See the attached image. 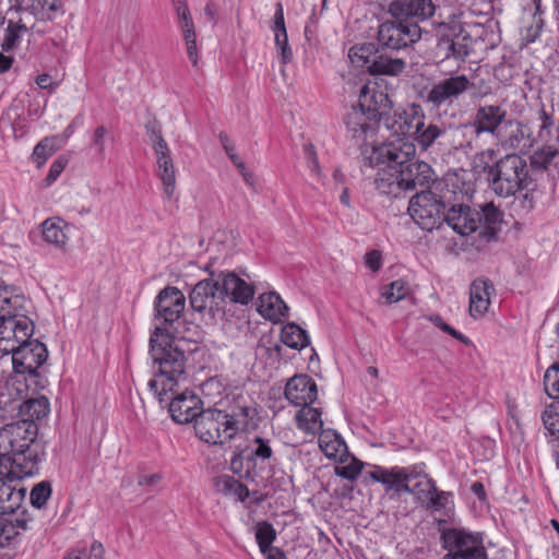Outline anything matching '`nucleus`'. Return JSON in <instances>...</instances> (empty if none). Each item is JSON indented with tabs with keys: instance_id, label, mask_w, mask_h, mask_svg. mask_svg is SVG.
<instances>
[{
	"instance_id": "1",
	"label": "nucleus",
	"mask_w": 559,
	"mask_h": 559,
	"mask_svg": "<svg viewBox=\"0 0 559 559\" xmlns=\"http://www.w3.org/2000/svg\"><path fill=\"white\" fill-rule=\"evenodd\" d=\"M150 356L153 378L148 386L159 402L167 401L168 393L174 392L187 378L186 352L157 325L150 338Z\"/></svg>"
},
{
	"instance_id": "2",
	"label": "nucleus",
	"mask_w": 559,
	"mask_h": 559,
	"mask_svg": "<svg viewBox=\"0 0 559 559\" xmlns=\"http://www.w3.org/2000/svg\"><path fill=\"white\" fill-rule=\"evenodd\" d=\"M37 425L25 421L8 424L0 429V466L9 475L29 477L39 471V444L36 443Z\"/></svg>"
},
{
	"instance_id": "3",
	"label": "nucleus",
	"mask_w": 559,
	"mask_h": 559,
	"mask_svg": "<svg viewBox=\"0 0 559 559\" xmlns=\"http://www.w3.org/2000/svg\"><path fill=\"white\" fill-rule=\"evenodd\" d=\"M257 412L249 406H237L230 413L209 408L195 418L197 436L206 443H225L239 433L254 428Z\"/></svg>"
},
{
	"instance_id": "4",
	"label": "nucleus",
	"mask_w": 559,
	"mask_h": 559,
	"mask_svg": "<svg viewBox=\"0 0 559 559\" xmlns=\"http://www.w3.org/2000/svg\"><path fill=\"white\" fill-rule=\"evenodd\" d=\"M532 182L530 166L521 155L507 154L489 168V187L499 197L508 198L527 189Z\"/></svg>"
},
{
	"instance_id": "5",
	"label": "nucleus",
	"mask_w": 559,
	"mask_h": 559,
	"mask_svg": "<svg viewBox=\"0 0 559 559\" xmlns=\"http://www.w3.org/2000/svg\"><path fill=\"white\" fill-rule=\"evenodd\" d=\"M444 559H487V551L479 534L463 528H445L441 532Z\"/></svg>"
},
{
	"instance_id": "6",
	"label": "nucleus",
	"mask_w": 559,
	"mask_h": 559,
	"mask_svg": "<svg viewBox=\"0 0 559 559\" xmlns=\"http://www.w3.org/2000/svg\"><path fill=\"white\" fill-rule=\"evenodd\" d=\"M408 213L424 230L438 228L445 216L444 202L431 191H423L409 200Z\"/></svg>"
},
{
	"instance_id": "7",
	"label": "nucleus",
	"mask_w": 559,
	"mask_h": 559,
	"mask_svg": "<svg viewBox=\"0 0 559 559\" xmlns=\"http://www.w3.org/2000/svg\"><path fill=\"white\" fill-rule=\"evenodd\" d=\"M473 83L465 74L449 75L435 82L424 96V100L433 109L452 106Z\"/></svg>"
},
{
	"instance_id": "8",
	"label": "nucleus",
	"mask_w": 559,
	"mask_h": 559,
	"mask_svg": "<svg viewBox=\"0 0 559 559\" xmlns=\"http://www.w3.org/2000/svg\"><path fill=\"white\" fill-rule=\"evenodd\" d=\"M421 32L417 23L393 17L379 25L377 38L382 47L399 50L419 41Z\"/></svg>"
},
{
	"instance_id": "9",
	"label": "nucleus",
	"mask_w": 559,
	"mask_h": 559,
	"mask_svg": "<svg viewBox=\"0 0 559 559\" xmlns=\"http://www.w3.org/2000/svg\"><path fill=\"white\" fill-rule=\"evenodd\" d=\"M34 333V323L21 311L14 314L0 317V353L12 354Z\"/></svg>"
},
{
	"instance_id": "10",
	"label": "nucleus",
	"mask_w": 559,
	"mask_h": 559,
	"mask_svg": "<svg viewBox=\"0 0 559 559\" xmlns=\"http://www.w3.org/2000/svg\"><path fill=\"white\" fill-rule=\"evenodd\" d=\"M416 153V146L411 140L386 136V142L372 150L369 156L370 164L388 165L389 167L401 169L407 165Z\"/></svg>"
},
{
	"instance_id": "11",
	"label": "nucleus",
	"mask_w": 559,
	"mask_h": 559,
	"mask_svg": "<svg viewBox=\"0 0 559 559\" xmlns=\"http://www.w3.org/2000/svg\"><path fill=\"white\" fill-rule=\"evenodd\" d=\"M495 139L502 150L522 154L528 153L536 143L531 128L518 119L507 120Z\"/></svg>"
},
{
	"instance_id": "12",
	"label": "nucleus",
	"mask_w": 559,
	"mask_h": 559,
	"mask_svg": "<svg viewBox=\"0 0 559 559\" xmlns=\"http://www.w3.org/2000/svg\"><path fill=\"white\" fill-rule=\"evenodd\" d=\"M423 107L419 104H408L401 110H395L384 117L382 127L390 138L411 140L415 127L419 126Z\"/></svg>"
},
{
	"instance_id": "13",
	"label": "nucleus",
	"mask_w": 559,
	"mask_h": 559,
	"mask_svg": "<svg viewBox=\"0 0 559 559\" xmlns=\"http://www.w3.org/2000/svg\"><path fill=\"white\" fill-rule=\"evenodd\" d=\"M44 35L47 33L45 27H37L36 23H32L28 16L20 15L17 21H9L0 14V49L9 52L14 50L27 34Z\"/></svg>"
},
{
	"instance_id": "14",
	"label": "nucleus",
	"mask_w": 559,
	"mask_h": 559,
	"mask_svg": "<svg viewBox=\"0 0 559 559\" xmlns=\"http://www.w3.org/2000/svg\"><path fill=\"white\" fill-rule=\"evenodd\" d=\"M47 357L46 345L31 337L12 353L13 368L17 373L35 374Z\"/></svg>"
},
{
	"instance_id": "15",
	"label": "nucleus",
	"mask_w": 559,
	"mask_h": 559,
	"mask_svg": "<svg viewBox=\"0 0 559 559\" xmlns=\"http://www.w3.org/2000/svg\"><path fill=\"white\" fill-rule=\"evenodd\" d=\"M0 513L11 514L17 511L26 496V488L21 480L25 477L9 475V468L0 466Z\"/></svg>"
},
{
	"instance_id": "16",
	"label": "nucleus",
	"mask_w": 559,
	"mask_h": 559,
	"mask_svg": "<svg viewBox=\"0 0 559 559\" xmlns=\"http://www.w3.org/2000/svg\"><path fill=\"white\" fill-rule=\"evenodd\" d=\"M177 389L168 393V400L163 403L168 405L169 414L174 421L178 424H189L194 421L201 413V400L192 391L185 390L176 394ZM162 404V402H159Z\"/></svg>"
},
{
	"instance_id": "17",
	"label": "nucleus",
	"mask_w": 559,
	"mask_h": 559,
	"mask_svg": "<svg viewBox=\"0 0 559 559\" xmlns=\"http://www.w3.org/2000/svg\"><path fill=\"white\" fill-rule=\"evenodd\" d=\"M373 112L374 110L366 111L359 106H353L347 111L344 122L347 132L353 139L365 141L376 134L382 122L376 119V114Z\"/></svg>"
},
{
	"instance_id": "18",
	"label": "nucleus",
	"mask_w": 559,
	"mask_h": 559,
	"mask_svg": "<svg viewBox=\"0 0 559 559\" xmlns=\"http://www.w3.org/2000/svg\"><path fill=\"white\" fill-rule=\"evenodd\" d=\"M185 306V295L177 287H165L155 299V319L164 323H174L180 318Z\"/></svg>"
},
{
	"instance_id": "19",
	"label": "nucleus",
	"mask_w": 559,
	"mask_h": 559,
	"mask_svg": "<svg viewBox=\"0 0 559 559\" xmlns=\"http://www.w3.org/2000/svg\"><path fill=\"white\" fill-rule=\"evenodd\" d=\"M436 12L432 0H394L389 5V13L394 19L417 23L429 20Z\"/></svg>"
},
{
	"instance_id": "20",
	"label": "nucleus",
	"mask_w": 559,
	"mask_h": 559,
	"mask_svg": "<svg viewBox=\"0 0 559 559\" xmlns=\"http://www.w3.org/2000/svg\"><path fill=\"white\" fill-rule=\"evenodd\" d=\"M508 117L507 109L501 105L485 104L477 107L472 119V124L479 135L487 133L497 136Z\"/></svg>"
},
{
	"instance_id": "21",
	"label": "nucleus",
	"mask_w": 559,
	"mask_h": 559,
	"mask_svg": "<svg viewBox=\"0 0 559 559\" xmlns=\"http://www.w3.org/2000/svg\"><path fill=\"white\" fill-rule=\"evenodd\" d=\"M216 281L222 304L228 298L231 302L247 305L254 296L253 286L235 273H221L217 275Z\"/></svg>"
},
{
	"instance_id": "22",
	"label": "nucleus",
	"mask_w": 559,
	"mask_h": 559,
	"mask_svg": "<svg viewBox=\"0 0 559 559\" xmlns=\"http://www.w3.org/2000/svg\"><path fill=\"white\" fill-rule=\"evenodd\" d=\"M411 466H392L390 468L376 465L368 473L369 477L377 483L383 485L385 492H392V496H400L407 489L409 481Z\"/></svg>"
},
{
	"instance_id": "23",
	"label": "nucleus",
	"mask_w": 559,
	"mask_h": 559,
	"mask_svg": "<svg viewBox=\"0 0 559 559\" xmlns=\"http://www.w3.org/2000/svg\"><path fill=\"white\" fill-rule=\"evenodd\" d=\"M216 278L200 281L192 288L189 299L194 311L203 312L209 309L211 312L223 308L221 294H218Z\"/></svg>"
},
{
	"instance_id": "24",
	"label": "nucleus",
	"mask_w": 559,
	"mask_h": 559,
	"mask_svg": "<svg viewBox=\"0 0 559 559\" xmlns=\"http://www.w3.org/2000/svg\"><path fill=\"white\" fill-rule=\"evenodd\" d=\"M285 397L295 406H307L317 399V384L308 374H298L288 380Z\"/></svg>"
},
{
	"instance_id": "25",
	"label": "nucleus",
	"mask_w": 559,
	"mask_h": 559,
	"mask_svg": "<svg viewBox=\"0 0 559 559\" xmlns=\"http://www.w3.org/2000/svg\"><path fill=\"white\" fill-rule=\"evenodd\" d=\"M447 224L462 236L476 231L481 222L480 212L467 205H453L444 216Z\"/></svg>"
},
{
	"instance_id": "26",
	"label": "nucleus",
	"mask_w": 559,
	"mask_h": 559,
	"mask_svg": "<svg viewBox=\"0 0 559 559\" xmlns=\"http://www.w3.org/2000/svg\"><path fill=\"white\" fill-rule=\"evenodd\" d=\"M404 191L415 190L417 187H428L435 181V173L429 164L412 159L400 169Z\"/></svg>"
},
{
	"instance_id": "27",
	"label": "nucleus",
	"mask_w": 559,
	"mask_h": 559,
	"mask_svg": "<svg viewBox=\"0 0 559 559\" xmlns=\"http://www.w3.org/2000/svg\"><path fill=\"white\" fill-rule=\"evenodd\" d=\"M358 106L366 111L374 110L376 119L383 123L384 117L389 115L386 110L392 107V102L384 91L379 90L376 85L366 84L360 88Z\"/></svg>"
},
{
	"instance_id": "28",
	"label": "nucleus",
	"mask_w": 559,
	"mask_h": 559,
	"mask_svg": "<svg viewBox=\"0 0 559 559\" xmlns=\"http://www.w3.org/2000/svg\"><path fill=\"white\" fill-rule=\"evenodd\" d=\"M64 4L62 0H32L29 7H26L24 16L32 19V23H36L37 27H46L48 22L64 14Z\"/></svg>"
},
{
	"instance_id": "29",
	"label": "nucleus",
	"mask_w": 559,
	"mask_h": 559,
	"mask_svg": "<svg viewBox=\"0 0 559 559\" xmlns=\"http://www.w3.org/2000/svg\"><path fill=\"white\" fill-rule=\"evenodd\" d=\"M495 288L489 280L477 278L469 288V314L474 319L483 317L490 305V296Z\"/></svg>"
},
{
	"instance_id": "30",
	"label": "nucleus",
	"mask_w": 559,
	"mask_h": 559,
	"mask_svg": "<svg viewBox=\"0 0 559 559\" xmlns=\"http://www.w3.org/2000/svg\"><path fill=\"white\" fill-rule=\"evenodd\" d=\"M10 408L17 411L19 421L35 424L36 420L45 418L49 414V401L45 396L28 399L22 403L15 400L10 401Z\"/></svg>"
},
{
	"instance_id": "31",
	"label": "nucleus",
	"mask_w": 559,
	"mask_h": 559,
	"mask_svg": "<svg viewBox=\"0 0 559 559\" xmlns=\"http://www.w3.org/2000/svg\"><path fill=\"white\" fill-rule=\"evenodd\" d=\"M43 239L55 248L64 251L69 243V224L59 216L45 219L41 225Z\"/></svg>"
},
{
	"instance_id": "32",
	"label": "nucleus",
	"mask_w": 559,
	"mask_h": 559,
	"mask_svg": "<svg viewBox=\"0 0 559 559\" xmlns=\"http://www.w3.org/2000/svg\"><path fill=\"white\" fill-rule=\"evenodd\" d=\"M409 481H407L406 493L413 495L420 503H425L431 490H433L435 481L425 473L424 464L411 465Z\"/></svg>"
},
{
	"instance_id": "33",
	"label": "nucleus",
	"mask_w": 559,
	"mask_h": 559,
	"mask_svg": "<svg viewBox=\"0 0 559 559\" xmlns=\"http://www.w3.org/2000/svg\"><path fill=\"white\" fill-rule=\"evenodd\" d=\"M419 126L415 127L411 141L423 150L427 151L435 143H437L443 132V127L433 122H426V114L424 109L420 112Z\"/></svg>"
},
{
	"instance_id": "34",
	"label": "nucleus",
	"mask_w": 559,
	"mask_h": 559,
	"mask_svg": "<svg viewBox=\"0 0 559 559\" xmlns=\"http://www.w3.org/2000/svg\"><path fill=\"white\" fill-rule=\"evenodd\" d=\"M441 139L447 140L453 150H473L474 142L479 136L476 129L471 123H464L456 128H443Z\"/></svg>"
},
{
	"instance_id": "35",
	"label": "nucleus",
	"mask_w": 559,
	"mask_h": 559,
	"mask_svg": "<svg viewBox=\"0 0 559 559\" xmlns=\"http://www.w3.org/2000/svg\"><path fill=\"white\" fill-rule=\"evenodd\" d=\"M378 167L374 186L380 193L396 197L401 191H404L399 168H391L388 165H379Z\"/></svg>"
},
{
	"instance_id": "36",
	"label": "nucleus",
	"mask_w": 559,
	"mask_h": 559,
	"mask_svg": "<svg viewBox=\"0 0 559 559\" xmlns=\"http://www.w3.org/2000/svg\"><path fill=\"white\" fill-rule=\"evenodd\" d=\"M156 175L163 183L165 195L170 199L176 188V169L170 150L156 154Z\"/></svg>"
},
{
	"instance_id": "37",
	"label": "nucleus",
	"mask_w": 559,
	"mask_h": 559,
	"mask_svg": "<svg viewBox=\"0 0 559 559\" xmlns=\"http://www.w3.org/2000/svg\"><path fill=\"white\" fill-rule=\"evenodd\" d=\"M318 442L321 451L329 459L343 462L347 455L346 443L333 429L321 430Z\"/></svg>"
},
{
	"instance_id": "38",
	"label": "nucleus",
	"mask_w": 559,
	"mask_h": 559,
	"mask_svg": "<svg viewBox=\"0 0 559 559\" xmlns=\"http://www.w3.org/2000/svg\"><path fill=\"white\" fill-rule=\"evenodd\" d=\"M540 419L551 451L559 449V401L548 404L542 412Z\"/></svg>"
},
{
	"instance_id": "39",
	"label": "nucleus",
	"mask_w": 559,
	"mask_h": 559,
	"mask_svg": "<svg viewBox=\"0 0 559 559\" xmlns=\"http://www.w3.org/2000/svg\"><path fill=\"white\" fill-rule=\"evenodd\" d=\"M272 28L274 32L275 45L278 49L281 61L283 64H287L293 60V51L288 45L282 3L276 4V11L274 14V25Z\"/></svg>"
},
{
	"instance_id": "40",
	"label": "nucleus",
	"mask_w": 559,
	"mask_h": 559,
	"mask_svg": "<svg viewBox=\"0 0 559 559\" xmlns=\"http://www.w3.org/2000/svg\"><path fill=\"white\" fill-rule=\"evenodd\" d=\"M438 49L445 58L464 60L471 51L469 37L462 35L442 36L438 41Z\"/></svg>"
},
{
	"instance_id": "41",
	"label": "nucleus",
	"mask_w": 559,
	"mask_h": 559,
	"mask_svg": "<svg viewBox=\"0 0 559 559\" xmlns=\"http://www.w3.org/2000/svg\"><path fill=\"white\" fill-rule=\"evenodd\" d=\"M258 310L264 318L274 322L280 321L288 313L287 305L275 292L262 294L259 297Z\"/></svg>"
},
{
	"instance_id": "42",
	"label": "nucleus",
	"mask_w": 559,
	"mask_h": 559,
	"mask_svg": "<svg viewBox=\"0 0 559 559\" xmlns=\"http://www.w3.org/2000/svg\"><path fill=\"white\" fill-rule=\"evenodd\" d=\"M297 426L307 433L314 435L321 432L323 421L321 412L310 405L301 407L296 415Z\"/></svg>"
},
{
	"instance_id": "43",
	"label": "nucleus",
	"mask_w": 559,
	"mask_h": 559,
	"mask_svg": "<svg viewBox=\"0 0 559 559\" xmlns=\"http://www.w3.org/2000/svg\"><path fill=\"white\" fill-rule=\"evenodd\" d=\"M214 486L218 492L225 496L234 497L241 502L245 501L250 495L247 486L228 475L216 477L214 479Z\"/></svg>"
},
{
	"instance_id": "44",
	"label": "nucleus",
	"mask_w": 559,
	"mask_h": 559,
	"mask_svg": "<svg viewBox=\"0 0 559 559\" xmlns=\"http://www.w3.org/2000/svg\"><path fill=\"white\" fill-rule=\"evenodd\" d=\"M22 515V518H16L15 522L0 518V548L10 546L19 535V530L29 528L31 519L26 518L24 512Z\"/></svg>"
},
{
	"instance_id": "45",
	"label": "nucleus",
	"mask_w": 559,
	"mask_h": 559,
	"mask_svg": "<svg viewBox=\"0 0 559 559\" xmlns=\"http://www.w3.org/2000/svg\"><path fill=\"white\" fill-rule=\"evenodd\" d=\"M405 68L406 62L403 59L380 55L373 58L370 66H368V71L370 74L397 75L402 73Z\"/></svg>"
},
{
	"instance_id": "46",
	"label": "nucleus",
	"mask_w": 559,
	"mask_h": 559,
	"mask_svg": "<svg viewBox=\"0 0 559 559\" xmlns=\"http://www.w3.org/2000/svg\"><path fill=\"white\" fill-rule=\"evenodd\" d=\"M25 298L15 294L13 288L0 285V317L14 314L25 310Z\"/></svg>"
},
{
	"instance_id": "47",
	"label": "nucleus",
	"mask_w": 559,
	"mask_h": 559,
	"mask_svg": "<svg viewBox=\"0 0 559 559\" xmlns=\"http://www.w3.org/2000/svg\"><path fill=\"white\" fill-rule=\"evenodd\" d=\"M281 340L286 346L295 349H302L310 343L307 331L293 322L283 326Z\"/></svg>"
},
{
	"instance_id": "48",
	"label": "nucleus",
	"mask_w": 559,
	"mask_h": 559,
	"mask_svg": "<svg viewBox=\"0 0 559 559\" xmlns=\"http://www.w3.org/2000/svg\"><path fill=\"white\" fill-rule=\"evenodd\" d=\"M276 538V531L273 525L266 521L257 523L255 525V540L262 554H266L272 549V544Z\"/></svg>"
},
{
	"instance_id": "49",
	"label": "nucleus",
	"mask_w": 559,
	"mask_h": 559,
	"mask_svg": "<svg viewBox=\"0 0 559 559\" xmlns=\"http://www.w3.org/2000/svg\"><path fill=\"white\" fill-rule=\"evenodd\" d=\"M557 155V148L550 145H543L531 155V164L528 166L537 169H546L552 164Z\"/></svg>"
},
{
	"instance_id": "50",
	"label": "nucleus",
	"mask_w": 559,
	"mask_h": 559,
	"mask_svg": "<svg viewBox=\"0 0 559 559\" xmlns=\"http://www.w3.org/2000/svg\"><path fill=\"white\" fill-rule=\"evenodd\" d=\"M374 52L376 49L373 44H364L361 46L350 48L348 57L357 67L368 69V66H370L373 58L377 57Z\"/></svg>"
},
{
	"instance_id": "51",
	"label": "nucleus",
	"mask_w": 559,
	"mask_h": 559,
	"mask_svg": "<svg viewBox=\"0 0 559 559\" xmlns=\"http://www.w3.org/2000/svg\"><path fill=\"white\" fill-rule=\"evenodd\" d=\"M408 293L409 286L407 283L403 280H396L382 288L381 296L386 304H393L404 299Z\"/></svg>"
},
{
	"instance_id": "52",
	"label": "nucleus",
	"mask_w": 559,
	"mask_h": 559,
	"mask_svg": "<svg viewBox=\"0 0 559 559\" xmlns=\"http://www.w3.org/2000/svg\"><path fill=\"white\" fill-rule=\"evenodd\" d=\"M250 454L248 459L252 461L254 464L260 462H265L270 460L273 455V450L270 444V441L263 439L261 437H254L250 444Z\"/></svg>"
},
{
	"instance_id": "53",
	"label": "nucleus",
	"mask_w": 559,
	"mask_h": 559,
	"mask_svg": "<svg viewBox=\"0 0 559 559\" xmlns=\"http://www.w3.org/2000/svg\"><path fill=\"white\" fill-rule=\"evenodd\" d=\"M145 131L155 154L169 151L168 144L163 136L162 127L158 121L153 120L147 122L145 124Z\"/></svg>"
},
{
	"instance_id": "54",
	"label": "nucleus",
	"mask_w": 559,
	"mask_h": 559,
	"mask_svg": "<svg viewBox=\"0 0 559 559\" xmlns=\"http://www.w3.org/2000/svg\"><path fill=\"white\" fill-rule=\"evenodd\" d=\"M543 382L546 394L559 401V361L548 367Z\"/></svg>"
},
{
	"instance_id": "55",
	"label": "nucleus",
	"mask_w": 559,
	"mask_h": 559,
	"mask_svg": "<svg viewBox=\"0 0 559 559\" xmlns=\"http://www.w3.org/2000/svg\"><path fill=\"white\" fill-rule=\"evenodd\" d=\"M481 219H485L487 225L486 230L480 233V236L488 240L495 236L491 225L497 224L501 221V212L495 207L491 203L485 204L480 213Z\"/></svg>"
},
{
	"instance_id": "56",
	"label": "nucleus",
	"mask_w": 559,
	"mask_h": 559,
	"mask_svg": "<svg viewBox=\"0 0 559 559\" xmlns=\"http://www.w3.org/2000/svg\"><path fill=\"white\" fill-rule=\"evenodd\" d=\"M450 492L439 490L435 485L433 490H431L424 504L432 511L445 510L450 504Z\"/></svg>"
},
{
	"instance_id": "57",
	"label": "nucleus",
	"mask_w": 559,
	"mask_h": 559,
	"mask_svg": "<svg viewBox=\"0 0 559 559\" xmlns=\"http://www.w3.org/2000/svg\"><path fill=\"white\" fill-rule=\"evenodd\" d=\"M57 141L58 136H47L35 146L33 155L40 159L39 163L46 162L59 148Z\"/></svg>"
},
{
	"instance_id": "58",
	"label": "nucleus",
	"mask_w": 559,
	"mask_h": 559,
	"mask_svg": "<svg viewBox=\"0 0 559 559\" xmlns=\"http://www.w3.org/2000/svg\"><path fill=\"white\" fill-rule=\"evenodd\" d=\"M51 496V486L48 481H41L33 487L29 500L33 507L40 509Z\"/></svg>"
},
{
	"instance_id": "59",
	"label": "nucleus",
	"mask_w": 559,
	"mask_h": 559,
	"mask_svg": "<svg viewBox=\"0 0 559 559\" xmlns=\"http://www.w3.org/2000/svg\"><path fill=\"white\" fill-rule=\"evenodd\" d=\"M362 462L357 459H352L349 463L337 466L335 468V473L337 476L348 479L355 480L362 469Z\"/></svg>"
},
{
	"instance_id": "60",
	"label": "nucleus",
	"mask_w": 559,
	"mask_h": 559,
	"mask_svg": "<svg viewBox=\"0 0 559 559\" xmlns=\"http://www.w3.org/2000/svg\"><path fill=\"white\" fill-rule=\"evenodd\" d=\"M539 120H540L539 130H538V133H537V136L535 138V140H536V142L537 141L547 142L551 138V130L554 127V121H552L551 117L549 115H547V112L544 109H542L539 111Z\"/></svg>"
},
{
	"instance_id": "61",
	"label": "nucleus",
	"mask_w": 559,
	"mask_h": 559,
	"mask_svg": "<svg viewBox=\"0 0 559 559\" xmlns=\"http://www.w3.org/2000/svg\"><path fill=\"white\" fill-rule=\"evenodd\" d=\"M496 152L492 148H487L485 151H481L477 153L474 157V167L476 169L487 171L489 174V168L493 165H490V163L495 159ZM489 180V176L487 177Z\"/></svg>"
},
{
	"instance_id": "62",
	"label": "nucleus",
	"mask_w": 559,
	"mask_h": 559,
	"mask_svg": "<svg viewBox=\"0 0 559 559\" xmlns=\"http://www.w3.org/2000/svg\"><path fill=\"white\" fill-rule=\"evenodd\" d=\"M68 165V158L60 156L56 160L52 162L49 168V173L45 179L46 185L50 186L53 183L58 177L61 175V173L64 170L66 166Z\"/></svg>"
},
{
	"instance_id": "63",
	"label": "nucleus",
	"mask_w": 559,
	"mask_h": 559,
	"mask_svg": "<svg viewBox=\"0 0 559 559\" xmlns=\"http://www.w3.org/2000/svg\"><path fill=\"white\" fill-rule=\"evenodd\" d=\"M176 10L181 24L182 32L185 33L187 28H189L190 31H194V25L187 3L183 1L178 2Z\"/></svg>"
},
{
	"instance_id": "64",
	"label": "nucleus",
	"mask_w": 559,
	"mask_h": 559,
	"mask_svg": "<svg viewBox=\"0 0 559 559\" xmlns=\"http://www.w3.org/2000/svg\"><path fill=\"white\" fill-rule=\"evenodd\" d=\"M183 36H185V40H186V45H187L188 58L190 59L192 64L195 67L198 64L195 32L187 28V31L183 33Z\"/></svg>"
}]
</instances>
